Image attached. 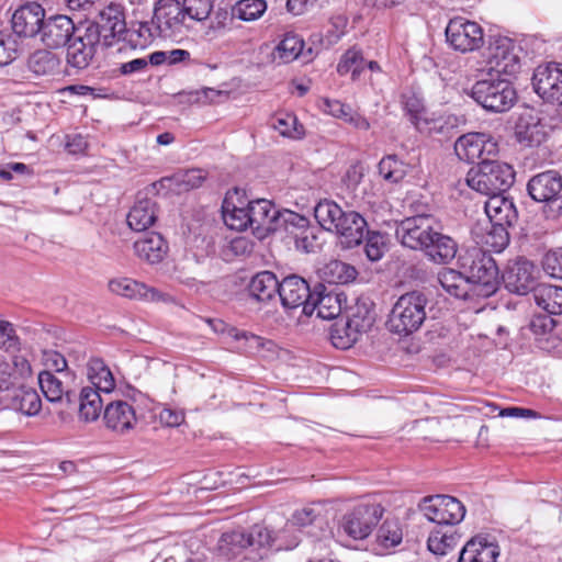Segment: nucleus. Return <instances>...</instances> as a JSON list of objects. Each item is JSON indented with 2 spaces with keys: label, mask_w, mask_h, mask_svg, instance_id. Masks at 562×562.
<instances>
[{
  "label": "nucleus",
  "mask_w": 562,
  "mask_h": 562,
  "mask_svg": "<svg viewBox=\"0 0 562 562\" xmlns=\"http://www.w3.org/2000/svg\"><path fill=\"white\" fill-rule=\"evenodd\" d=\"M459 261L473 294L488 297L496 293L499 286V270L491 254L481 248H472L467 250Z\"/></svg>",
  "instance_id": "nucleus-1"
},
{
  "label": "nucleus",
  "mask_w": 562,
  "mask_h": 562,
  "mask_svg": "<svg viewBox=\"0 0 562 562\" xmlns=\"http://www.w3.org/2000/svg\"><path fill=\"white\" fill-rule=\"evenodd\" d=\"M515 175L510 165L484 158L469 170L467 183L472 190L491 198L509 190L515 182Z\"/></svg>",
  "instance_id": "nucleus-2"
},
{
  "label": "nucleus",
  "mask_w": 562,
  "mask_h": 562,
  "mask_svg": "<svg viewBox=\"0 0 562 562\" xmlns=\"http://www.w3.org/2000/svg\"><path fill=\"white\" fill-rule=\"evenodd\" d=\"M427 304L428 297L420 291L401 295L389 315V329L404 336L417 331L426 319Z\"/></svg>",
  "instance_id": "nucleus-3"
},
{
  "label": "nucleus",
  "mask_w": 562,
  "mask_h": 562,
  "mask_svg": "<svg viewBox=\"0 0 562 562\" xmlns=\"http://www.w3.org/2000/svg\"><path fill=\"white\" fill-rule=\"evenodd\" d=\"M383 514L384 507L381 503L364 498L342 515L339 530L353 540H363L371 535Z\"/></svg>",
  "instance_id": "nucleus-4"
},
{
  "label": "nucleus",
  "mask_w": 562,
  "mask_h": 562,
  "mask_svg": "<svg viewBox=\"0 0 562 562\" xmlns=\"http://www.w3.org/2000/svg\"><path fill=\"white\" fill-rule=\"evenodd\" d=\"M471 97L483 109L494 113L509 111L517 101V92L508 79H484L476 81Z\"/></svg>",
  "instance_id": "nucleus-5"
},
{
  "label": "nucleus",
  "mask_w": 562,
  "mask_h": 562,
  "mask_svg": "<svg viewBox=\"0 0 562 562\" xmlns=\"http://www.w3.org/2000/svg\"><path fill=\"white\" fill-rule=\"evenodd\" d=\"M485 213L492 223L488 241L497 251L503 250L509 243L508 227L518 221V211L512 199L503 194L488 198L484 205Z\"/></svg>",
  "instance_id": "nucleus-6"
},
{
  "label": "nucleus",
  "mask_w": 562,
  "mask_h": 562,
  "mask_svg": "<svg viewBox=\"0 0 562 562\" xmlns=\"http://www.w3.org/2000/svg\"><path fill=\"white\" fill-rule=\"evenodd\" d=\"M375 314L367 304H357L351 308L344 325H334L330 331L333 345L339 349H348L356 344L363 333L371 329Z\"/></svg>",
  "instance_id": "nucleus-7"
},
{
  "label": "nucleus",
  "mask_w": 562,
  "mask_h": 562,
  "mask_svg": "<svg viewBox=\"0 0 562 562\" xmlns=\"http://www.w3.org/2000/svg\"><path fill=\"white\" fill-rule=\"evenodd\" d=\"M522 48L506 36L493 37L487 47L486 67L490 74L515 76L521 68Z\"/></svg>",
  "instance_id": "nucleus-8"
},
{
  "label": "nucleus",
  "mask_w": 562,
  "mask_h": 562,
  "mask_svg": "<svg viewBox=\"0 0 562 562\" xmlns=\"http://www.w3.org/2000/svg\"><path fill=\"white\" fill-rule=\"evenodd\" d=\"M83 24L97 29L99 40L104 47L111 48L117 45L116 52L119 53L126 48V44L121 43L126 40L125 36L123 37L124 34L130 35V42L133 41L134 33L126 31L124 13L119 4L111 3L99 13L98 21Z\"/></svg>",
  "instance_id": "nucleus-9"
},
{
  "label": "nucleus",
  "mask_w": 562,
  "mask_h": 562,
  "mask_svg": "<svg viewBox=\"0 0 562 562\" xmlns=\"http://www.w3.org/2000/svg\"><path fill=\"white\" fill-rule=\"evenodd\" d=\"M100 43L97 29L92 25L80 23L67 43V65L78 71L88 68Z\"/></svg>",
  "instance_id": "nucleus-10"
},
{
  "label": "nucleus",
  "mask_w": 562,
  "mask_h": 562,
  "mask_svg": "<svg viewBox=\"0 0 562 562\" xmlns=\"http://www.w3.org/2000/svg\"><path fill=\"white\" fill-rule=\"evenodd\" d=\"M419 510L437 525H456L463 520L465 508L460 501L449 495L424 497L418 504Z\"/></svg>",
  "instance_id": "nucleus-11"
},
{
  "label": "nucleus",
  "mask_w": 562,
  "mask_h": 562,
  "mask_svg": "<svg viewBox=\"0 0 562 562\" xmlns=\"http://www.w3.org/2000/svg\"><path fill=\"white\" fill-rule=\"evenodd\" d=\"M438 226L436 218L429 214H418L402 220L395 229L396 239L406 248L423 251Z\"/></svg>",
  "instance_id": "nucleus-12"
},
{
  "label": "nucleus",
  "mask_w": 562,
  "mask_h": 562,
  "mask_svg": "<svg viewBox=\"0 0 562 562\" xmlns=\"http://www.w3.org/2000/svg\"><path fill=\"white\" fill-rule=\"evenodd\" d=\"M446 38L454 50L469 53L483 46L484 32L479 23L463 16H456L446 27Z\"/></svg>",
  "instance_id": "nucleus-13"
},
{
  "label": "nucleus",
  "mask_w": 562,
  "mask_h": 562,
  "mask_svg": "<svg viewBox=\"0 0 562 562\" xmlns=\"http://www.w3.org/2000/svg\"><path fill=\"white\" fill-rule=\"evenodd\" d=\"M189 18L179 0H159L156 3L153 23L158 35L165 38L176 37L188 30Z\"/></svg>",
  "instance_id": "nucleus-14"
},
{
  "label": "nucleus",
  "mask_w": 562,
  "mask_h": 562,
  "mask_svg": "<svg viewBox=\"0 0 562 562\" xmlns=\"http://www.w3.org/2000/svg\"><path fill=\"white\" fill-rule=\"evenodd\" d=\"M502 280L509 292L518 295L533 293L539 285L537 283L538 270L536 266L524 257H517L508 261L502 274Z\"/></svg>",
  "instance_id": "nucleus-15"
},
{
  "label": "nucleus",
  "mask_w": 562,
  "mask_h": 562,
  "mask_svg": "<svg viewBox=\"0 0 562 562\" xmlns=\"http://www.w3.org/2000/svg\"><path fill=\"white\" fill-rule=\"evenodd\" d=\"M535 92L546 102L562 104V63L539 65L531 78Z\"/></svg>",
  "instance_id": "nucleus-16"
},
{
  "label": "nucleus",
  "mask_w": 562,
  "mask_h": 562,
  "mask_svg": "<svg viewBox=\"0 0 562 562\" xmlns=\"http://www.w3.org/2000/svg\"><path fill=\"white\" fill-rule=\"evenodd\" d=\"M457 156L464 161H483L491 159L498 153V144L493 136L485 133H468L460 136L454 143Z\"/></svg>",
  "instance_id": "nucleus-17"
},
{
  "label": "nucleus",
  "mask_w": 562,
  "mask_h": 562,
  "mask_svg": "<svg viewBox=\"0 0 562 562\" xmlns=\"http://www.w3.org/2000/svg\"><path fill=\"white\" fill-rule=\"evenodd\" d=\"M526 189L535 202L557 204L562 211V176L559 171L546 170L532 176Z\"/></svg>",
  "instance_id": "nucleus-18"
},
{
  "label": "nucleus",
  "mask_w": 562,
  "mask_h": 562,
  "mask_svg": "<svg viewBox=\"0 0 562 562\" xmlns=\"http://www.w3.org/2000/svg\"><path fill=\"white\" fill-rule=\"evenodd\" d=\"M252 537L259 542V550L263 551L259 554V560H262L270 550H292L300 543L297 530L289 522L278 531L270 530L263 525H254Z\"/></svg>",
  "instance_id": "nucleus-19"
},
{
  "label": "nucleus",
  "mask_w": 562,
  "mask_h": 562,
  "mask_svg": "<svg viewBox=\"0 0 562 562\" xmlns=\"http://www.w3.org/2000/svg\"><path fill=\"white\" fill-rule=\"evenodd\" d=\"M248 213L251 216L250 228L258 238H263L280 228L284 213H280L273 203L266 199L248 202Z\"/></svg>",
  "instance_id": "nucleus-20"
},
{
  "label": "nucleus",
  "mask_w": 562,
  "mask_h": 562,
  "mask_svg": "<svg viewBox=\"0 0 562 562\" xmlns=\"http://www.w3.org/2000/svg\"><path fill=\"white\" fill-rule=\"evenodd\" d=\"M283 224L284 229L293 237L297 250L308 254L315 252L321 248L315 228L310 226L307 217L295 212L285 211Z\"/></svg>",
  "instance_id": "nucleus-21"
},
{
  "label": "nucleus",
  "mask_w": 562,
  "mask_h": 562,
  "mask_svg": "<svg viewBox=\"0 0 562 562\" xmlns=\"http://www.w3.org/2000/svg\"><path fill=\"white\" fill-rule=\"evenodd\" d=\"M316 312L318 318L330 321L341 313V300L338 293L327 291L326 286L317 283L313 289L312 296L304 305V314L307 316Z\"/></svg>",
  "instance_id": "nucleus-22"
},
{
  "label": "nucleus",
  "mask_w": 562,
  "mask_h": 562,
  "mask_svg": "<svg viewBox=\"0 0 562 562\" xmlns=\"http://www.w3.org/2000/svg\"><path fill=\"white\" fill-rule=\"evenodd\" d=\"M501 549L494 537L476 535L462 547L458 562H497Z\"/></svg>",
  "instance_id": "nucleus-23"
},
{
  "label": "nucleus",
  "mask_w": 562,
  "mask_h": 562,
  "mask_svg": "<svg viewBox=\"0 0 562 562\" xmlns=\"http://www.w3.org/2000/svg\"><path fill=\"white\" fill-rule=\"evenodd\" d=\"M312 292L313 290L304 278L297 274H290L280 281L278 295L285 310L302 307L304 313V305L310 301Z\"/></svg>",
  "instance_id": "nucleus-24"
},
{
  "label": "nucleus",
  "mask_w": 562,
  "mask_h": 562,
  "mask_svg": "<svg viewBox=\"0 0 562 562\" xmlns=\"http://www.w3.org/2000/svg\"><path fill=\"white\" fill-rule=\"evenodd\" d=\"M254 526L249 530H233L224 532L218 539L216 554L218 558L229 561L237 558L245 549L259 550V542L255 537Z\"/></svg>",
  "instance_id": "nucleus-25"
},
{
  "label": "nucleus",
  "mask_w": 562,
  "mask_h": 562,
  "mask_svg": "<svg viewBox=\"0 0 562 562\" xmlns=\"http://www.w3.org/2000/svg\"><path fill=\"white\" fill-rule=\"evenodd\" d=\"M45 20V10L36 2L26 3L12 15V29L14 33L24 37L38 35Z\"/></svg>",
  "instance_id": "nucleus-26"
},
{
  "label": "nucleus",
  "mask_w": 562,
  "mask_h": 562,
  "mask_svg": "<svg viewBox=\"0 0 562 562\" xmlns=\"http://www.w3.org/2000/svg\"><path fill=\"white\" fill-rule=\"evenodd\" d=\"M77 26L66 15H55L44 20L40 31L41 41L50 48H58L67 45L72 37Z\"/></svg>",
  "instance_id": "nucleus-27"
},
{
  "label": "nucleus",
  "mask_w": 562,
  "mask_h": 562,
  "mask_svg": "<svg viewBox=\"0 0 562 562\" xmlns=\"http://www.w3.org/2000/svg\"><path fill=\"white\" fill-rule=\"evenodd\" d=\"M431 235L422 252L436 265L450 263L456 258L458 243L451 236L441 233L439 225L435 226Z\"/></svg>",
  "instance_id": "nucleus-28"
},
{
  "label": "nucleus",
  "mask_w": 562,
  "mask_h": 562,
  "mask_svg": "<svg viewBox=\"0 0 562 562\" xmlns=\"http://www.w3.org/2000/svg\"><path fill=\"white\" fill-rule=\"evenodd\" d=\"M109 290L114 294L134 300L159 302L166 297L159 290L130 278L111 280L109 282Z\"/></svg>",
  "instance_id": "nucleus-29"
},
{
  "label": "nucleus",
  "mask_w": 562,
  "mask_h": 562,
  "mask_svg": "<svg viewBox=\"0 0 562 562\" xmlns=\"http://www.w3.org/2000/svg\"><path fill=\"white\" fill-rule=\"evenodd\" d=\"M368 229V222L359 212L347 211V215L335 234L338 236L340 245L350 249L363 241Z\"/></svg>",
  "instance_id": "nucleus-30"
},
{
  "label": "nucleus",
  "mask_w": 562,
  "mask_h": 562,
  "mask_svg": "<svg viewBox=\"0 0 562 562\" xmlns=\"http://www.w3.org/2000/svg\"><path fill=\"white\" fill-rule=\"evenodd\" d=\"M169 250L167 240L161 234L150 232L134 243L136 256L149 265H156L164 260Z\"/></svg>",
  "instance_id": "nucleus-31"
},
{
  "label": "nucleus",
  "mask_w": 562,
  "mask_h": 562,
  "mask_svg": "<svg viewBox=\"0 0 562 562\" xmlns=\"http://www.w3.org/2000/svg\"><path fill=\"white\" fill-rule=\"evenodd\" d=\"M105 425L117 432H125L136 424V415L133 406L124 401H115L105 406Z\"/></svg>",
  "instance_id": "nucleus-32"
},
{
  "label": "nucleus",
  "mask_w": 562,
  "mask_h": 562,
  "mask_svg": "<svg viewBox=\"0 0 562 562\" xmlns=\"http://www.w3.org/2000/svg\"><path fill=\"white\" fill-rule=\"evenodd\" d=\"M26 67L35 77L50 78L61 74V59L52 50L37 49L29 56Z\"/></svg>",
  "instance_id": "nucleus-33"
},
{
  "label": "nucleus",
  "mask_w": 562,
  "mask_h": 562,
  "mask_svg": "<svg viewBox=\"0 0 562 562\" xmlns=\"http://www.w3.org/2000/svg\"><path fill=\"white\" fill-rule=\"evenodd\" d=\"M157 203L151 199H139L127 214V224L135 232H145L157 221Z\"/></svg>",
  "instance_id": "nucleus-34"
},
{
  "label": "nucleus",
  "mask_w": 562,
  "mask_h": 562,
  "mask_svg": "<svg viewBox=\"0 0 562 562\" xmlns=\"http://www.w3.org/2000/svg\"><path fill=\"white\" fill-rule=\"evenodd\" d=\"M515 134L519 143L526 146H538L546 138L543 125L532 114H522L515 125Z\"/></svg>",
  "instance_id": "nucleus-35"
},
{
  "label": "nucleus",
  "mask_w": 562,
  "mask_h": 562,
  "mask_svg": "<svg viewBox=\"0 0 562 562\" xmlns=\"http://www.w3.org/2000/svg\"><path fill=\"white\" fill-rule=\"evenodd\" d=\"M279 289L280 281L273 272L267 270L256 273L248 284L250 296L258 302H268L274 299Z\"/></svg>",
  "instance_id": "nucleus-36"
},
{
  "label": "nucleus",
  "mask_w": 562,
  "mask_h": 562,
  "mask_svg": "<svg viewBox=\"0 0 562 562\" xmlns=\"http://www.w3.org/2000/svg\"><path fill=\"white\" fill-rule=\"evenodd\" d=\"M347 20L344 16H336L329 21L325 33L316 32L310 36L313 47L308 48L311 54L313 49L316 53L321 49H328L336 45L346 33Z\"/></svg>",
  "instance_id": "nucleus-37"
},
{
  "label": "nucleus",
  "mask_w": 562,
  "mask_h": 562,
  "mask_svg": "<svg viewBox=\"0 0 562 562\" xmlns=\"http://www.w3.org/2000/svg\"><path fill=\"white\" fill-rule=\"evenodd\" d=\"M347 215L340 205L331 200L319 201L314 207V216L317 223L327 232L336 233Z\"/></svg>",
  "instance_id": "nucleus-38"
},
{
  "label": "nucleus",
  "mask_w": 562,
  "mask_h": 562,
  "mask_svg": "<svg viewBox=\"0 0 562 562\" xmlns=\"http://www.w3.org/2000/svg\"><path fill=\"white\" fill-rule=\"evenodd\" d=\"M438 282L447 293L457 299L467 300L472 292L463 270L446 268L438 273Z\"/></svg>",
  "instance_id": "nucleus-39"
},
{
  "label": "nucleus",
  "mask_w": 562,
  "mask_h": 562,
  "mask_svg": "<svg viewBox=\"0 0 562 562\" xmlns=\"http://www.w3.org/2000/svg\"><path fill=\"white\" fill-rule=\"evenodd\" d=\"M13 411L27 417L38 415L42 409V400L37 391L33 387L21 386L14 391L10 401Z\"/></svg>",
  "instance_id": "nucleus-40"
},
{
  "label": "nucleus",
  "mask_w": 562,
  "mask_h": 562,
  "mask_svg": "<svg viewBox=\"0 0 562 562\" xmlns=\"http://www.w3.org/2000/svg\"><path fill=\"white\" fill-rule=\"evenodd\" d=\"M87 376L91 387L99 392L110 393L115 389V379L110 368L100 358H92L87 364Z\"/></svg>",
  "instance_id": "nucleus-41"
},
{
  "label": "nucleus",
  "mask_w": 562,
  "mask_h": 562,
  "mask_svg": "<svg viewBox=\"0 0 562 562\" xmlns=\"http://www.w3.org/2000/svg\"><path fill=\"white\" fill-rule=\"evenodd\" d=\"M536 304L546 311L548 315L562 314V286L552 284H539L533 292Z\"/></svg>",
  "instance_id": "nucleus-42"
},
{
  "label": "nucleus",
  "mask_w": 562,
  "mask_h": 562,
  "mask_svg": "<svg viewBox=\"0 0 562 562\" xmlns=\"http://www.w3.org/2000/svg\"><path fill=\"white\" fill-rule=\"evenodd\" d=\"M38 384L45 397L49 402H59L64 397L68 404H75V393L64 389V382L48 370H44L38 374Z\"/></svg>",
  "instance_id": "nucleus-43"
},
{
  "label": "nucleus",
  "mask_w": 562,
  "mask_h": 562,
  "mask_svg": "<svg viewBox=\"0 0 562 562\" xmlns=\"http://www.w3.org/2000/svg\"><path fill=\"white\" fill-rule=\"evenodd\" d=\"M460 120L453 114L441 115L439 117H428L423 122H417V131L429 136L440 135L442 137L452 136L458 127Z\"/></svg>",
  "instance_id": "nucleus-44"
},
{
  "label": "nucleus",
  "mask_w": 562,
  "mask_h": 562,
  "mask_svg": "<svg viewBox=\"0 0 562 562\" xmlns=\"http://www.w3.org/2000/svg\"><path fill=\"white\" fill-rule=\"evenodd\" d=\"M103 407L100 392L91 386L82 387L79 394V418L89 423L99 418Z\"/></svg>",
  "instance_id": "nucleus-45"
},
{
  "label": "nucleus",
  "mask_w": 562,
  "mask_h": 562,
  "mask_svg": "<svg viewBox=\"0 0 562 562\" xmlns=\"http://www.w3.org/2000/svg\"><path fill=\"white\" fill-rule=\"evenodd\" d=\"M223 220L227 227L235 231H245L250 228L251 216L246 206L231 204L226 199L223 203Z\"/></svg>",
  "instance_id": "nucleus-46"
},
{
  "label": "nucleus",
  "mask_w": 562,
  "mask_h": 562,
  "mask_svg": "<svg viewBox=\"0 0 562 562\" xmlns=\"http://www.w3.org/2000/svg\"><path fill=\"white\" fill-rule=\"evenodd\" d=\"M206 179V172L202 169H189L180 171L171 177L164 178L162 181L170 182L179 192L196 189L202 186Z\"/></svg>",
  "instance_id": "nucleus-47"
},
{
  "label": "nucleus",
  "mask_w": 562,
  "mask_h": 562,
  "mask_svg": "<svg viewBox=\"0 0 562 562\" xmlns=\"http://www.w3.org/2000/svg\"><path fill=\"white\" fill-rule=\"evenodd\" d=\"M364 64L366 60L362 52L356 47H351L341 56L337 65V72L341 76L351 72L352 80H357L364 70Z\"/></svg>",
  "instance_id": "nucleus-48"
},
{
  "label": "nucleus",
  "mask_w": 562,
  "mask_h": 562,
  "mask_svg": "<svg viewBox=\"0 0 562 562\" xmlns=\"http://www.w3.org/2000/svg\"><path fill=\"white\" fill-rule=\"evenodd\" d=\"M379 173L391 183L401 182L407 175V165L396 155H387L379 162Z\"/></svg>",
  "instance_id": "nucleus-49"
},
{
  "label": "nucleus",
  "mask_w": 562,
  "mask_h": 562,
  "mask_svg": "<svg viewBox=\"0 0 562 562\" xmlns=\"http://www.w3.org/2000/svg\"><path fill=\"white\" fill-rule=\"evenodd\" d=\"M458 540L459 537L454 532L438 528L431 531L427 544L434 554L445 555L457 546Z\"/></svg>",
  "instance_id": "nucleus-50"
},
{
  "label": "nucleus",
  "mask_w": 562,
  "mask_h": 562,
  "mask_svg": "<svg viewBox=\"0 0 562 562\" xmlns=\"http://www.w3.org/2000/svg\"><path fill=\"white\" fill-rule=\"evenodd\" d=\"M304 41L296 34L288 33L277 46L278 58L283 63L296 59L303 52Z\"/></svg>",
  "instance_id": "nucleus-51"
},
{
  "label": "nucleus",
  "mask_w": 562,
  "mask_h": 562,
  "mask_svg": "<svg viewBox=\"0 0 562 562\" xmlns=\"http://www.w3.org/2000/svg\"><path fill=\"white\" fill-rule=\"evenodd\" d=\"M267 10L265 0H239L233 8L232 14L243 21L259 19Z\"/></svg>",
  "instance_id": "nucleus-52"
},
{
  "label": "nucleus",
  "mask_w": 562,
  "mask_h": 562,
  "mask_svg": "<svg viewBox=\"0 0 562 562\" xmlns=\"http://www.w3.org/2000/svg\"><path fill=\"white\" fill-rule=\"evenodd\" d=\"M403 531L396 519H385L378 530V541L384 548H393L402 542Z\"/></svg>",
  "instance_id": "nucleus-53"
},
{
  "label": "nucleus",
  "mask_w": 562,
  "mask_h": 562,
  "mask_svg": "<svg viewBox=\"0 0 562 562\" xmlns=\"http://www.w3.org/2000/svg\"><path fill=\"white\" fill-rule=\"evenodd\" d=\"M402 104L411 123L417 130V122H423L427 119L423 99L413 92L404 93L402 97Z\"/></svg>",
  "instance_id": "nucleus-54"
},
{
  "label": "nucleus",
  "mask_w": 562,
  "mask_h": 562,
  "mask_svg": "<svg viewBox=\"0 0 562 562\" xmlns=\"http://www.w3.org/2000/svg\"><path fill=\"white\" fill-rule=\"evenodd\" d=\"M329 277V282L333 283H349L353 281L358 274L357 270L342 261L334 260L326 266V272Z\"/></svg>",
  "instance_id": "nucleus-55"
},
{
  "label": "nucleus",
  "mask_w": 562,
  "mask_h": 562,
  "mask_svg": "<svg viewBox=\"0 0 562 562\" xmlns=\"http://www.w3.org/2000/svg\"><path fill=\"white\" fill-rule=\"evenodd\" d=\"M554 327L555 321L548 314L533 316L529 324L530 331L540 344L542 341L549 344Z\"/></svg>",
  "instance_id": "nucleus-56"
},
{
  "label": "nucleus",
  "mask_w": 562,
  "mask_h": 562,
  "mask_svg": "<svg viewBox=\"0 0 562 562\" xmlns=\"http://www.w3.org/2000/svg\"><path fill=\"white\" fill-rule=\"evenodd\" d=\"M181 4L190 21L206 20L213 9V0H183Z\"/></svg>",
  "instance_id": "nucleus-57"
},
{
  "label": "nucleus",
  "mask_w": 562,
  "mask_h": 562,
  "mask_svg": "<svg viewBox=\"0 0 562 562\" xmlns=\"http://www.w3.org/2000/svg\"><path fill=\"white\" fill-rule=\"evenodd\" d=\"M364 252L369 260L379 261L384 254V240L383 235L376 231L368 229L364 234Z\"/></svg>",
  "instance_id": "nucleus-58"
},
{
  "label": "nucleus",
  "mask_w": 562,
  "mask_h": 562,
  "mask_svg": "<svg viewBox=\"0 0 562 562\" xmlns=\"http://www.w3.org/2000/svg\"><path fill=\"white\" fill-rule=\"evenodd\" d=\"M541 266L549 277L562 280V247L547 251L542 257Z\"/></svg>",
  "instance_id": "nucleus-59"
},
{
  "label": "nucleus",
  "mask_w": 562,
  "mask_h": 562,
  "mask_svg": "<svg viewBox=\"0 0 562 562\" xmlns=\"http://www.w3.org/2000/svg\"><path fill=\"white\" fill-rule=\"evenodd\" d=\"M272 127L277 130L282 136L300 137L301 132L297 130L296 116L290 113L277 115L271 123Z\"/></svg>",
  "instance_id": "nucleus-60"
},
{
  "label": "nucleus",
  "mask_w": 562,
  "mask_h": 562,
  "mask_svg": "<svg viewBox=\"0 0 562 562\" xmlns=\"http://www.w3.org/2000/svg\"><path fill=\"white\" fill-rule=\"evenodd\" d=\"M321 518V510L313 506H306L297 509L292 515V518L288 521L290 525L295 527H306L317 522Z\"/></svg>",
  "instance_id": "nucleus-61"
},
{
  "label": "nucleus",
  "mask_w": 562,
  "mask_h": 562,
  "mask_svg": "<svg viewBox=\"0 0 562 562\" xmlns=\"http://www.w3.org/2000/svg\"><path fill=\"white\" fill-rule=\"evenodd\" d=\"M236 15L232 14V11L227 9L218 8L211 20L210 26L206 31V35H217L229 29L233 19Z\"/></svg>",
  "instance_id": "nucleus-62"
},
{
  "label": "nucleus",
  "mask_w": 562,
  "mask_h": 562,
  "mask_svg": "<svg viewBox=\"0 0 562 562\" xmlns=\"http://www.w3.org/2000/svg\"><path fill=\"white\" fill-rule=\"evenodd\" d=\"M18 46L15 38L0 33V67L11 64L18 57Z\"/></svg>",
  "instance_id": "nucleus-63"
},
{
  "label": "nucleus",
  "mask_w": 562,
  "mask_h": 562,
  "mask_svg": "<svg viewBox=\"0 0 562 562\" xmlns=\"http://www.w3.org/2000/svg\"><path fill=\"white\" fill-rule=\"evenodd\" d=\"M0 348L7 351L18 349V337L14 335L12 325L8 322H0Z\"/></svg>",
  "instance_id": "nucleus-64"
}]
</instances>
